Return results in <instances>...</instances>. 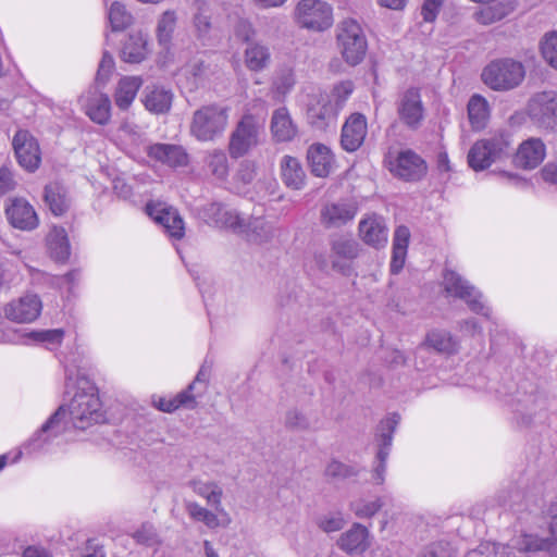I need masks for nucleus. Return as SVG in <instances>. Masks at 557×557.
<instances>
[{
    "mask_svg": "<svg viewBox=\"0 0 557 557\" xmlns=\"http://www.w3.org/2000/svg\"><path fill=\"white\" fill-rule=\"evenodd\" d=\"M65 372V388L70 394L75 391L67 409L60 406L53 414L23 445L18 453L38 455L52 453L60 446L61 438L70 423L79 430H85L94 423L103 420L101 403L97 388L89 379L81 374L74 366L62 360Z\"/></svg>",
    "mask_w": 557,
    "mask_h": 557,
    "instance_id": "f257e3e1",
    "label": "nucleus"
},
{
    "mask_svg": "<svg viewBox=\"0 0 557 557\" xmlns=\"http://www.w3.org/2000/svg\"><path fill=\"white\" fill-rule=\"evenodd\" d=\"M549 536L540 537L535 534L522 533L510 540L508 544L483 542L469 550L465 557H527L528 553L545 552L557 557V503L549 508Z\"/></svg>",
    "mask_w": 557,
    "mask_h": 557,
    "instance_id": "f03ea898",
    "label": "nucleus"
},
{
    "mask_svg": "<svg viewBox=\"0 0 557 557\" xmlns=\"http://www.w3.org/2000/svg\"><path fill=\"white\" fill-rule=\"evenodd\" d=\"M195 211L197 216L210 226L232 228L234 232L243 234H249L251 231L260 240L268 239L271 235V227L263 219H251L219 201L205 202L197 206Z\"/></svg>",
    "mask_w": 557,
    "mask_h": 557,
    "instance_id": "7ed1b4c3",
    "label": "nucleus"
},
{
    "mask_svg": "<svg viewBox=\"0 0 557 557\" xmlns=\"http://www.w3.org/2000/svg\"><path fill=\"white\" fill-rule=\"evenodd\" d=\"M352 91V82L344 81L335 85L330 94L322 91L312 94L307 103L308 122L320 131L335 126L337 116Z\"/></svg>",
    "mask_w": 557,
    "mask_h": 557,
    "instance_id": "20e7f679",
    "label": "nucleus"
},
{
    "mask_svg": "<svg viewBox=\"0 0 557 557\" xmlns=\"http://www.w3.org/2000/svg\"><path fill=\"white\" fill-rule=\"evenodd\" d=\"M443 287L448 297L462 300L470 311L483 317L495 326L490 329L491 337L498 327L503 326L502 318L494 312L485 296L458 272L446 269L443 273Z\"/></svg>",
    "mask_w": 557,
    "mask_h": 557,
    "instance_id": "39448f33",
    "label": "nucleus"
},
{
    "mask_svg": "<svg viewBox=\"0 0 557 557\" xmlns=\"http://www.w3.org/2000/svg\"><path fill=\"white\" fill-rule=\"evenodd\" d=\"M512 137L508 132L502 131L488 138L473 144L468 153V163L474 171H483L494 162L502 161L511 156Z\"/></svg>",
    "mask_w": 557,
    "mask_h": 557,
    "instance_id": "423d86ee",
    "label": "nucleus"
},
{
    "mask_svg": "<svg viewBox=\"0 0 557 557\" xmlns=\"http://www.w3.org/2000/svg\"><path fill=\"white\" fill-rule=\"evenodd\" d=\"M230 107L221 103L202 106L195 111L190 133L200 141H210L223 134L228 123Z\"/></svg>",
    "mask_w": 557,
    "mask_h": 557,
    "instance_id": "0eeeda50",
    "label": "nucleus"
},
{
    "mask_svg": "<svg viewBox=\"0 0 557 557\" xmlns=\"http://www.w3.org/2000/svg\"><path fill=\"white\" fill-rule=\"evenodd\" d=\"M336 39L346 63L355 66L364 59L368 42L363 28L356 20H344L337 27Z\"/></svg>",
    "mask_w": 557,
    "mask_h": 557,
    "instance_id": "6e6552de",
    "label": "nucleus"
},
{
    "mask_svg": "<svg viewBox=\"0 0 557 557\" xmlns=\"http://www.w3.org/2000/svg\"><path fill=\"white\" fill-rule=\"evenodd\" d=\"M523 65L512 59H499L488 63L482 72V81L494 90H509L524 78Z\"/></svg>",
    "mask_w": 557,
    "mask_h": 557,
    "instance_id": "1a4fd4ad",
    "label": "nucleus"
},
{
    "mask_svg": "<svg viewBox=\"0 0 557 557\" xmlns=\"http://www.w3.org/2000/svg\"><path fill=\"white\" fill-rule=\"evenodd\" d=\"M263 135V124L256 116L245 114L230 136L228 151L238 159L256 148Z\"/></svg>",
    "mask_w": 557,
    "mask_h": 557,
    "instance_id": "9d476101",
    "label": "nucleus"
},
{
    "mask_svg": "<svg viewBox=\"0 0 557 557\" xmlns=\"http://www.w3.org/2000/svg\"><path fill=\"white\" fill-rule=\"evenodd\" d=\"M384 162L395 177L406 182H418L428 172L426 162L411 149L401 150L396 154L389 152Z\"/></svg>",
    "mask_w": 557,
    "mask_h": 557,
    "instance_id": "9b49d317",
    "label": "nucleus"
},
{
    "mask_svg": "<svg viewBox=\"0 0 557 557\" xmlns=\"http://www.w3.org/2000/svg\"><path fill=\"white\" fill-rule=\"evenodd\" d=\"M295 16L301 27L315 32H323L333 25V9L323 0L299 1Z\"/></svg>",
    "mask_w": 557,
    "mask_h": 557,
    "instance_id": "f8f14e48",
    "label": "nucleus"
},
{
    "mask_svg": "<svg viewBox=\"0 0 557 557\" xmlns=\"http://www.w3.org/2000/svg\"><path fill=\"white\" fill-rule=\"evenodd\" d=\"M527 113L539 127L557 129V91L546 90L533 95L528 102Z\"/></svg>",
    "mask_w": 557,
    "mask_h": 557,
    "instance_id": "ddd939ff",
    "label": "nucleus"
},
{
    "mask_svg": "<svg viewBox=\"0 0 557 557\" xmlns=\"http://www.w3.org/2000/svg\"><path fill=\"white\" fill-rule=\"evenodd\" d=\"M208 380L209 371L202 367L194 382L186 389L173 397L153 398V405L163 412H173L181 407L193 408L196 404V397L206 389Z\"/></svg>",
    "mask_w": 557,
    "mask_h": 557,
    "instance_id": "4468645a",
    "label": "nucleus"
},
{
    "mask_svg": "<svg viewBox=\"0 0 557 557\" xmlns=\"http://www.w3.org/2000/svg\"><path fill=\"white\" fill-rule=\"evenodd\" d=\"M400 417L398 413H391L384 420L381 421L377 442L379 449L376 454L377 465L372 472V482L381 485L385 481L386 473V460L388 458L394 431L399 423Z\"/></svg>",
    "mask_w": 557,
    "mask_h": 557,
    "instance_id": "2eb2a0df",
    "label": "nucleus"
},
{
    "mask_svg": "<svg viewBox=\"0 0 557 557\" xmlns=\"http://www.w3.org/2000/svg\"><path fill=\"white\" fill-rule=\"evenodd\" d=\"M399 121L410 129H418L424 120V107L418 88H408L396 102Z\"/></svg>",
    "mask_w": 557,
    "mask_h": 557,
    "instance_id": "dca6fc26",
    "label": "nucleus"
},
{
    "mask_svg": "<svg viewBox=\"0 0 557 557\" xmlns=\"http://www.w3.org/2000/svg\"><path fill=\"white\" fill-rule=\"evenodd\" d=\"M42 302L37 294L27 293L3 307L4 317L15 323H32L40 315Z\"/></svg>",
    "mask_w": 557,
    "mask_h": 557,
    "instance_id": "f3484780",
    "label": "nucleus"
},
{
    "mask_svg": "<svg viewBox=\"0 0 557 557\" xmlns=\"http://www.w3.org/2000/svg\"><path fill=\"white\" fill-rule=\"evenodd\" d=\"M146 211L158 224H160L171 239H182L185 235V223L178 211L165 203L149 202Z\"/></svg>",
    "mask_w": 557,
    "mask_h": 557,
    "instance_id": "a211bd4d",
    "label": "nucleus"
},
{
    "mask_svg": "<svg viewBox=\"0 0 557 557\" xmlns=\"http://www.w3.org/2000/svg\"><path fill=\"white\" fill-rule=\"evenodd\" d=\"M508 403L513 411L521 417L523 423L544 418L548 405L547 398L541 393H524L521 395L518 392Z\"/></svg>",
    "mask_w": 557,
    "mask_h": 557,
    "instance_id": "6ab92c4d",
    "label": "nucleus"
},
{
    "mask_svg": "<svg viewBox=\"0 0 557 557\" xmlns=\"http://www.w3.org/2000/svg\"><path fill=\"white\" fill-rule=\"evenodd\" d=\"M13 148L18 164L28 172L38 169L41 156L37 140L27 131H18L13 137Z\"/></svg>",
    "mask_w": 557,
    "mask_h": 557,
    "instance_id": "aec40b11",
    "label": "nucleus"
},
{
    "mask_svg": "<svg viewBox=\"0 0 557 557\" xmlns=\"http://www.w3.org/2000/svg\"><path fill=\"white\" fill-rule=\"evenodd\" d=\"M5 213L10 224L22 231H33L39 224L34 207L22 197L10 199Z\"/></svg>",
    "mask_w": 557,
    "mask_h": 557,
    "instance_id": "412c9836",
    "label": "nucleus"
},
{
    "mask_svg": "<svg viewBox=\"0 0 557 557\" xmlns=\"http://www.w3.org/2000/svg\"><path fill=\"white\" fill-rule=\"evenodd\" d=\"M546 157V146L541 138L530 137L517 148L512 163L522 170H534Z\"/></svg>",
    "mask_w": 557,
    "mask_h": 557,
    "instance_id": "4be33fe9",
    "label": "nucleus"
},
{
    "mask_svg": "<svg viewBox=\"0 0 557 557\" xmlns=\"http://www.w3.org/2000/svg\"><path fill=\"white\" fill-rule=\"evenodd\" d=\"M368 133L367 119L361 113H352L342 127L341 145L347 152L358 150Z\"/></svg>",
    "mask_w": 557,
    "mask_h": 557,
    "instance_id": "5701e85b",
    "label": "nucleus"
},
{
    "mask_svg": "<svg viewBox=\"0 0 557 557\" xmlns=\"http://www.w3.org/2000/svg\"><path fill=\"white\" fill-rule=\"evenodd\" d=\"M85 113L97 124L104 125L111 116V101L108 95L90 89L79 99Z\"/></svg>",
    "mask_w": 557,
    "mask_h": 557,
    "instance_id": "b1692460",
    "label": "nucleus"
},
{
    "mask_svg": "<svg viewBox=\"0 0 557 557\" xmlns=\"http://www.w3.org/2000/svg\"><path fill=\"white\" fill-rule=\"evenodd\" d=\"M357 214V207L350 201L325 203L320 212V220L326 228H338L351 222Z\"/></svg>",
    "mask_w": 557,
    "mask_h": 557,
    "instance_id": "393cba45",
    "label": "nucleus"
},
{
    "mask_svg": "<svg viewBox=\"0 0 557 557\" xmlns=\"http://www.w3.org/2000/svg\"><path fill=\"white\" fill-rule=\"evenodd\" d=\"M208 67L200 60H193L185 64L176 73L177 86L187 92H194L206 86L208 81Z\"/></svg>",
    "mask_w": 557,
    "mask_h": 557,
    "instance_id": "a878e982",
    "label": "nucleus"
},
{
    "mask_svg": "<svg viewBox=\"0 0 557 557\" xmlns=\"http://www.w3.org/2000/svg\"><path fill=\"white\" fill-rule=\"evenodd\" d=\"M307 160L311 173L317 177H327L335 163L331 148L321 143H314L308 147Z\"/></svg>",
    "mask_w": 557,
    "mask_h": 557,
    "instance_id": "bb28decb",
    "label": "nucleus"
},
{
    "mask_svg": "<svg viewBox=\"0 0 557 557\" xmlns=\"http://www.w3.org/2000/svg\"><path fill=\"white\" fill-rule=\"evenodd\" d=\"M359 234L361 239L374 248L384 247L387 244L388 231L383 218L370 215L362 219L359 223Z\"/></svg>",
    "mask_w": 557,
    "mask_h": 557,
    "instance_id": "cd10ccee",
    "label": "nucleus"
},
{
    "mask_svg": "<svg viewBox=\"0 0 557 557\" xmlns=\"http://www.w3.org/2000/svg\"><path fill=\"white\" fill-rule=\"evenodd\" d=\"M524 480L510 481L504 485L496 494V503L513 512H522L525 500Z\"/></svg>",
    "mask_w": 557,
    "mask_h": 557,
    "instance_id": "c85d7f7f",
    "label": "nucleus"
},
{
    "mask_svg": "<svg viewBox=\"0 0 557 557\" xmlns=\"http://www.w3.org/2000/svg\"><path fill=\"white\" fill-rule=\"evenodd\" d=\"M64 338L62 329L18 331L20 345H41L49 350L57 349Z\"/></svg>",
    "mask_w": 557,
    "mask_h": 557,
    "instance_id": "c756f323",
    "label": "nucleus"
},
{
    "mask_svg": "<svg viewBox=\"0 0 557 557\" xmlns=\"http://www.w3.org/2000/svg\"><path fill=\"white\" fill-rule=\"evenodd\" d=\"M173 92L161 85L147 86L143 92L145 108L153 114H164L170 111Z\"/></svg>",
    "mask_w": 557,
    "mask_h": 557,
    "instance_id": "7c9ffc66",
    "label": "nucleus"
},
{
    "mask_svg": "<svg viewBox=\"0 0 557 557\" xmlns=\"http://www.w3.org/2000/svg\"><path fill=\"white\" fill-rule=\"evenodd\" d=\"M147 153L150 158L171 168L184 166L188 157L181 146L169 144H154L148 147Z\"/></svg>",
    "mask_w": 557,
    "mask_h": 557,
    "instance_id": "2f4dec72",
    "label": "nucleus"
},
{
    "mask_svg": "<svg viewBox=\"0 0 557 557\" xmlns=\"http://www.w3.org/2000/svg\"><path fill=\"white\" fill-rule=\"evenodd\" d=\"M270 129L275 141H290L297 134V126L285 107L276 109L271 119Z\"/></svg>",
    "mask_w": 557,
    "mask_h": 557,
    "instance_id": "473e14b6",
    "label": "nucleus"
},
{
    "mask_svg": "<svg viewBox=\"0 0 557 557\" xmlns=\"http://www.w3.org/2000/svg\"><path fill=\"white\" fill-rule=\"evenodd\" d=\"M186 510L193 520L202 522L209 529H216L220 527L224 528L231 522V518L223 507L216 510L219 512L218 515L197 503H188L186 505Z\"/></svg>",
    "mask_w": 557,
    "mask_h": 557,
    "instance_id": "72a5a7b5",
    "label": "nucleus"
},
{
    "mask_svg": "<svg viewBox=\"0 0 557 557\" xmlns=\"http://www.w3.org/2000/svg\"><path fill=\"white\" fill-rule=\"evenodd\" d=\"M177 22L178 14L175 10H165L158 16L154 34L158 45L163 50H170L174 33L177 27Z\"/></svg>",
    "mask_w": 557,
    "mask_h": 557,
    "instance_id": "f704fd0d",
    "label": "nucleus"
},
{
    "mask_svg": "<svg viewBox=\"0 0 557 557\" xmlns=\"http://www.w3.org/2000/svg\"><path fill=\"white\" fill-rule=\"evenodd\" d=\"M369 545V531L360 523H354L338 540L341 549L349 554L363 553Z\"/></svg>",
    "mask_w": 557,
    "mask_h": 557,
    "instance_id": "c9c22d12",
    "label": "nucleus"
},
{
    "mask_svg": "<svg viewBox=\"0 0 557 557\" xmlns=\"http://www.w3.org/2000/svg\"><path fill=\"white\" fill-rule=\"evenodd\" d=\"M281 175L285 185L299 190L305 186L306 173L300 161L292 156H284L281 161Z\"/></svg>",
    "mask_w": 557,
    "mask_h": 557,
    "instance_id": "e433bc0d",
    "label": "nucleus"
},
{
    "mask_svg": "<svg viewBox=\"0 0 557 557\" xmlns=\"http://www.w3.org/2000/svg\"><path fill=\"white\" fill-rule=\"evenodd\" d=\"M467 110L472 129L481 131L486 127L491 109L487 100L483 96L479 94L472 95L468 101Z\"/></svg>",
    "mask_w": 557,
    "mask_h": 557,
    "instance_id": "4c0bfd02",
    "label": "nucleus"
},
{
    "mask_svg": "<svg viewBox=\"0 0 557 557\" xmlns=\"http://www.w3.org/2000/svg\"><path fill=\"white\" fill-rule=\"evenodd\" d=\"M47 247L52 259L64 262L71 255V246L66 231L63 227L53 226L47 235Z\"/></svg>",
    "mask_w": 557,
    "mask_h": 557,
    "instance_id": "58836bf2",
    "label": "nucleus"
},
{
    "mask_svg": "<svg viewBox=\"0 0 557 557\" xmlns=\"http://www.w3.org/2000/svg\"><path fill=\"white\" fill-rule=\"evenodd\" d=\"M410 238V231L407 226H398L393 239V253L391 261V272L397 274L405 264L407 248Z\"/></svg>",
    "mask_w": 557,
    "mask_h": 557,
    "instance_id": "ea45409f",
    "label": "nucleus"
},
{
    "mask_svg": "<svg viewBox=\"0 0 557 557\" xmlns=\"http://www.w3.org/2000/svg\"><path fill=\"white\" fill-rule=\"evenodd\" d=\"M147 52V39L137 32L129 34L123 42L121 57L125 62L139 63L146 58Z\"/></svg>",
    "mask_w": 557,
    "mask_h": 557,
    "instance_id": "a19ab883",
    "label": "nucleus"
},
{
    "mask_svg": "<svg viewBox=\"0 0 557 557\" xmlns=\"http://www.w3.org/2000/svg\"><path fill=\"white\" fill-rule=\"evenodd\" d=\"M141 85L143 79L139 76L122 77L114 95L115 104L121 110H126L133 103Z\"/></svg>",
    "mask_w": 557,
    "mask_h": 557,
    "instance_id": "79ce46f5",
    "label": "nucleus"
},
{
    "mask_svg": "<svg viewBox=\"0 0 557 557\" xmlns=\"http://www.w3.org/2000/svg\"><path fill=\"white\" fill-rule=\"evenodd\" d=\"M193 25L198 40L206 44L211 39L213 30L212 12L205 0L197 1V12L193 18Z\"/></svg>",
    "mask_w": 557,
    "mask_h": 557,
    "instance_id": "37998d69",
    "label": "nucleus"
},
{
    "mask_svg": "<svg viewBox=\"0 0 557 557\" xmlns=\"http://www.w3.org/2000/svg\"><path fill=\"white\" fill-rule=\"evenodd\" d=\"M425 345L437 352L453 355L459 349V342L449 332L443 330H432L428 333Z\"/></svg>",
    "mask_w": 557,
    "mask_h": 557,
    "instance_id": "c03bdc74",
    "label": "nucleus"
},
{
    "mask_svg": "<svg viewBox=\"0 0 557 557\" xmlns=\"http://www.w3.org/2000/svg\"><path fill=\"white\" fill-rule=\"evenodd\" d=\"M45 202L54 215H62L69 208L65 188L58 182L45 187Z\"/></svg>",
    "mask_w": 557,
    "mask_h": 557,
    "instance_id": "a18cd8bd",
    "label": "nucleus"
},
{
    "mask_svg": "<svg viewBox=\"0 0 557 557\" xmlns=\"http://www.w3.org/2000/svg\"><path fill=\"white\" fill-rule=\"evenodd\" d=\"M193 491L207 500V504L219 510L222 507V487L212 481L193 480L190 482Z\"/></svg>",
    "mask_w": 557,
    "mask_h": 557,
    "instance_id": "49530a36",
    "label": "nucleus"
},
{
    "mask_svg": "<svg viewBox=\"0 0 557 557\" xmlns=\"http://www.w3.org/2000/svg\"><path fill=\"white\" fill-rule=\"evenodd\" d=\"M270 50L267 46L259 42H251L245 50V64L250 71H261L270 62Z\"/></svg>",
    "mask_w": 557,
    "mask_h": 557,
    "instance_id": "de8ad7c7",
    "label": "nucleus"
},
{
    "mask_svg": "<svg viewBox=\"0 0 557 557\" xmlns=\"http://www.w3.org/2000/svg\"><path fill=\"white\" fill-rule=\"evenodd\" d=\"M382 507H383V502H382L381 497H377V496H375V497L361 496V497L352 500L349 505L350 510L359 519L372 518Z\"/></svg>",
    "mask_w": 557,
    "mask_h": 557,
    "instance_id": "09e8293b",
    "label": "nucleus"
},
{
    "mask_svg": "<svg viewBox=\"0 0 557 557\" xmlns=\"http://www.w3.org/2000/svg\"><path fill=\"white\" fill-rule=\"evenodd\" d=\"M207 170L218 181H224L228 175V161L223 150L208 152L205 160Z\"/></svg>",
    "mask_w": 557,
    "mask_h": 557,
    "instance_id": "8fccbe9b",
    "label": "nucleus"
},
{
    "mask_svg": "<svg viewBox=\"0 0 557 557\" xmlns=\"http://www.w3.org/2000/svg\"><path fill=\"white\" fill-rule=\"evenodd\" d=\"M22 280L18 264L10 259L0 260V293L9 290Z\"/></svg>",
    "mask_w": 557,
    "mask_h": 557,
    "instance_id": "3c124183",
    "label": "nucleus"
},
{
    "mask_svg": "<svg viewBox=\"0 0 557 557\" xmlns=\"http://www.w3.org/2000/svg\"><path fill=\"white\" fill-rule=\"evenodd\" d=\"M109 23L113 30H122L132 22V15L120 2H113L108 12Z\"/></svg>",
    "mask_w": 557,
    "mask_h": 557,
    "instance_id": "603ef678",
    "label": "nucleus"
},
{
    "mask_svg": "<svg viewBox=\"0 0 557 557\" xmlns=\"http://www.w3.org/2000/svg\"><path fill=\"white\" fill-rule=\"evenodd\" d=\"M455 546L444 540H437L428 544L420 553L419 557H455Z\"/></svg>",
    "mask_w": 557,
    "mask_h": 557,
    "instance_id": "864d4df0",
    "label": "nucleus"
},
{
    "mask_svg": "<svg viewBox=\"0 0 557 557\" xmlns=\"http://www.w3.org/2000/svg\"><path fill=\"white\" fill-rule=\"evenodd\" d=\"M332 252L338 258L351 260L358 255V243L341 236L332 242Z\"/></svg>",
    "mask_w": 557,
    "mask_h": 557,
    "instance_id": "5fc2aeb1",
    "label": "nucleus"
},
{
    "mask_svg": "<svg viewBox=\"0 0 557 557\" xmlns=\"http://www.w3.org/2000/svg\"><path fill=\"white\" fill-rule=\"evenodd\" d=\"M541 51L544 60L557 70V32L545 35L541 42Z\"/></svg>",
    "mask_w": 557,
    "mask_h": 557,
    "instance_id": "6e6d98bb",
    "label": "nucleus"
},
{
    "mask_svg": "<svg viewBox=\"0 0 557 557\" xmlns=\"http://www.w3.org/2000/svg\"><path fill=\"white\" fill-rule=\"evenodd\" d=\"M356 474L357 471L354 467L337 460H332L325 468V475L337 480L347 479Z\"/></svg>",
    "mask_w": 557,
    "mask_h": 557,
    "instance_id": "4d7b16f0",
    "label": "nucleus"
},
{
    "mask_svg": "<svg viewBox=\"0 0 557 557\" xmlns=\"http://www.w3.org/2000/svg\"><path fill=\"white\" fill-rule=\"evenodd\" d=\"M285 424L293 430H307L311 428L310 419L298 409H292L286 413Z\"/></svg>",
    "mask_w": 557,
    "mask_h": 557,
    "instance_id": "13d9d810",
    "label": "nucleus"
},
{
    "mask_svg": "<svg viewBox=\"0 0 557 557\" xmlns=\"http://www.w3.org/2000/svg\"><path fill=\"white\" fill-rule=\"evenodd\" d=\"M344 525L345 519L341 512L325 515L319 520V527L326 533L338 531Z\"/></svg>",
    "mask_w": 557,
    "mask_h": 557,
    "instance_id": "bf43d9fd",
    "label": "nucleus"
},
{
    "mask_svg": "<svg viewBox=\"0 0 557 557\" xmlns=\"http://www.w3.org/2000/svg\"><path fill=\"white\" fill-rule=\"evenodd\" d=\"M504 16L505 13L500 8L497 7H487L475 13L476 22L483 25L493 24L497 21H500Z\"/></svg>",
    "mask_w": 557,
    "mask_h": 557,
    "instance_id": "052dcab7",
    "label": "nucleus"
},
{
    "mask_svg": "<svg viewBox=\"0 0 557 557\" xmlns=\"http://www.w3.org/2000/svg\"><path fill=\"white\" fill-rule=\"evenodd\" d=\"M294 85L295 76L290 70L282 71L274 82L276 91L282 96H285L287 92H289Z\"/></svg>",
    "mask_w": 557,
    "mask_h": 557,
    "instance_id": "680f3d73",
    "label": "nucleus"
},
{
    "mask_svg": "<svg viewBox=\"0 0 557 557\" xmlns=\"http://www.w3.org/2000/svg\"><path fill=\"white\" fill-rule=\"evenodd\" d=\"M458 330L465 336H481L483 334V327L475 318H467L458 322Z\"/></svg>",
    "mask_w": 557,
    "mask_h": 557,
    "instance_id": "e2e57ef3",
    "label": "nucleus"
},
{
    "mask_svg": "<svg viewBox=\"0 0 557 557\" xmlns=\"http://www.w3.org/2000/svg\"><path fill=\"white\" fill-rule=\"evenodd\" d=\"M114 70V59L113 57L104 51L102 54V59L99 63L98 72H97V81L101 83H106Z\"/></svg>",
    "mask_w": 557,
    "mask_h": 557,
    "instance_id": "0e129e2a",
    "label": "nucleus"
},
{
    "mask_svg": "<svg viewBox=\"0 0 557 557\" xmlns=\"http://www.w3.org/2000/svg\"><path fill=\"white\" fill-rule=\"evenodd\" d=\"M120 133L127 137L131 143L139 144L141 140V128L132 121L125 120L120 126Z\"/></svg>",
    "mask_w": 557,
    "mask_h": 557,
    "instance_id": "69168bd1",
    "label": "nucleus"
},
{
    "mask_svg": "<svg viewBox=\"0 0 557 557\" xmlns=\"http://www.w3.org/2000/svg\"><path fill=\"white\" fill-rule=\"evenodd\" d=\"M234 34L238 39L248 42L253 38L256 32L248 20L239 18L235 25Z\"/></svg>",
    "mask_w": 557,
    "mask_h": 557,
    "instance_id": "338daca9",
    "label": "nucleus"
},
{
    "mask_svg": "<svg viewBox=\"0 0 557 557\" xmlns=\"http://www.w3.org/2000/svg\"><path fill=\"white\" fill-rule=\"evenodd\" d=\"M133 537L139 544L150 545L156 540V532L151 524L144 523L138 530L134 532Z\"/></svg>",
    "mask_w": 557,
    "mask_h": 557,
    "instance_id": "774afa93",
    "label": "nucleus"
}]
</instances>
